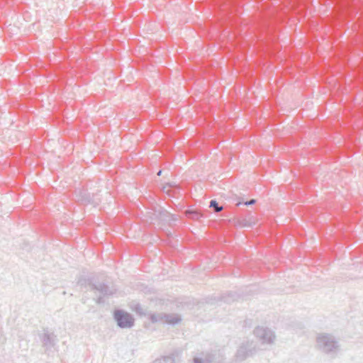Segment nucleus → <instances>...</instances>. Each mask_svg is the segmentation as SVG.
Returning a JSON list of instances; mask_svg holds the SVG:
<instances>
[{
    "label": "nucleus",
    "instance_id": "7ed1b4c3",
    "mask_svg": "<svg viewBox=\"0 0 363 363\" xmlns=\"http://www.w3.org/2000/svg\"><path fill=\"white\" fill-rule=\"evenodd\" d=\"M257 352L256 347L252 341L242 342L237 350L235 355L236 362H241L247 357L253 356Z\"/></svg>",
    "mask_w": 363,
    "mask_h": 363
},
{
    "label": "nucleus",
    "instance_id": "0eeeda50",
    "mask_svg": "<svg viewBox=\"0 0 363 363\" xmlns=\"http://www.w3.org/2000/svg\"><path fill=\"white\" fill-rule=\"evenodd\" d=\"M96 280V277L94 276H88L84 277L82 276L80 277L77 280V284L84 288L89 287V289L91 291L93 284H94V281Z\"/></svg>",
    "mask_w": 363,
    "mask_h": 363
},
{
    "label": "nucleus",
    "instance_id": "1a4fd4ad",
    "mask_svg": "<svg viewBox=\"0 0 363 363\" xmlns=\"http://www.w3.org/2000/svg\"><path fill=\"white\" fill-rule=\"evenodd\" d=\"M199 356L205 363H213L216 360L217 352L215 350L202 352Z\"/></svg>",
    "mask_w": 363,
    "mask_h": 363
},
{
    "label": "nucleus",
    "instance_id": "dca6fc26",
    "mask_svg": "<svg viewBox=\"0 0 363 363\" xmlns=\"http://www.w3.org/2000/svg\"><path fill=\"white\" fill-rule=\"evenodd\" d=\"M160 319H163L162 316L160 318H158V316L155 313L150 314V320L152 323H157Z\"/></svg>",
    "mask_w": 363,
    "mask_h": 363
},
{
    "label": "nucleus",
    "instance_id": "4468645a",
    "mask_svg": "<svg viewBox=\"0 0 363 363\" xmlns=\"http://www.w3.org/2000/svg\"><path fill=\"white\" fill-rule=\"evenodd\" d=\"M256 203V200L254 199H252L249 201H244V202H241V201H238L237 203V206H239L240 205H244V206H251V205H253Z\"/></svg>",
    "mask_w": 363,
    "mask_h": 363
},
{
    "label": "nucleus",
    "instance_id": "6ab92c4d",
    "mask_svg": "<svg viewBox=\"0 0 363 363\" xmlns=\"http://www.w3.org/2000/svg\"><path fill=\"white\" fill-rule=\"evenodd\" d=\"M104 297H105V296H103V295H101H101L97 298V299H96V302L98 304H102V303H104Z\"/></svg>",
    "mask_w": 363,
    "mask_h": 363
},
{
    "label": "nucleus",
    "instance_id": "aec40b11",
    "mask_svg": "<svg viewBox=\"0 0 363 363\" xmlns=\"http://www.w3.org/2000/svg\"><path fill=\"white\" fill-rule=\"evenodd\" d=\"M162 169H160L157 173V176H161L162 175Z\"/></svg>",
    "mask_w": 363,
    "mask_h": 363
},
{
    "label": "nucleus",
    "instance_id": "f3484780",
    "mask_svg": "<svg viewBox=\"0 0 363 363\" xmlns=\"http://www.w3.org/2000/svg\"><path fill=\"white\" fill-rule=\"evenodd\" d=\"M135 311L139 315L143 314V310L140 304L138 303V304L135 305Z\"/></svg>",
    "mask_w": 363,
    "mask_h": 363
},
{
    "label": "nucleus",
    "instance_id": "f03ea898",
    "mask_svg": "<svg viewBox=\"0 0 363 363\" xmlns=\"http://www.w3.org/2000/svg\"><path fill=\"white\" fill-rule=\"evenodd\" d=\"M113 319L117 325L122 329H130L135 325V318L130 313L122 310L116 309L113 312Z\"/></svg>",
    "mask_w": 363,
    "mask_h": 363
},
{
    "label": "nucleus",
    "instance_id": "9d476101",
    "mask_svg": "<svg viewBox=\"0 0 363 363\" xmlns=\"http://www.w3.org/2000/svg\"><path fill=\"white\" fill-rule=\"evenodd\" d=\"M162 318L167 323L172 325H175L182 320L180 315L177 314H162Z\"/></svg>",
    "mask_w": 363,
    "mask_h": 363
},
{
    "label": "nucleus",
    "instance_id": "a211bd4d",
    "mask_svg": "<svg viewBox=\"0 0 363 363\" xmlns=\"http://www.w3.org/2000/svg\"><path fill=\"white\" fill-rule=\"evenodd\" d=\"M194 363H205L200 356L194 357L193 359Z\"/></svg>",
    "mask_w": 363,
    "mask_h": 363
},
{
    "label": "nucleus",
    "instance_id": "423d86ee",
    "mask_svg": "<svg viewBox=\"0 0 363 363\" xmlns=\"http://www.w3.org/2000/svg\"><path fill=\"white\" fill-rule=\"evenodd\" d=\"M43 342V347L46 350H50L57 343V335L54 333H50L48 329H43V333L40 336Z\"/></svg>",
    "mask_w": 363,
    "mask_h": 363
},
{
    "label": "nucleus",
    "instance_id": "20e7f679",
    "mask_svg": "<svg viewBox=\"0 0 363 363\" xmlns=\"http://www.w3.org/2000/svg\"><path fill=\"white\" fill-rule=\"evenodd\" d=\"M254 335L262 343L271 344L274 342L275 335L268 328L258 326L253 331Z\"/></svg>",
    "mask_w": 363,
    "mask_h": 363
},
{
    "label": "nucleus",
    "instance_id": "2eb2a0df",
    "mask_svg": "<svg viewBox=\"0 0 363 363\" xmlns=\"http://www.w3.org/2000/svg\"><path fill=\"white\" fill-rule=\"evenodd\" d=\"M189 215L194 219H199L201 217L200 213L194 210L189 211Z\"/></svg>",
    "mask_w": 363,
    "mask_h": 363
},
{
    "label": "nucleus",
    "instance_id": "f8f14e48",
    "mask_svg": "<svg viewBox=\"0 0 363 363\" xmlns=\"http://www.w3.org/2000/svg\"><path fill=\"white\" fill-rule=\"evenodd\" d=\"M239 298V295L233 291L228 292L222 296L221 300L226 303H230L237 300Z\"/></svg>",
    "mask_w": 363,
    "mask_h": 363
},
{
    "label": "nucleus",
    "instance_id": "39448f33",
    "mask_svg": "<svg viewBox=\"0 0 363 363\" xmlns=\"http://www.w3.org/2000/svg\"><path fill=\"white\" fill-rule=\"evenodd\" d=\"M91 291H98L103 296H110L116 293V289L111 288L106 282L99 281L96 277Z\"/></svg>",
    "mask_w": 363,
    "mask_h": 363
},
{
    "label": "nucleus",
    "instance_id": "9b49d317",
    "mask_svg": "<svg viewBox=\"0 0 363 363\" xmlns=\"http://www.w3.org/2000/svg\"><path fill=\"white\" fill-rule=\"evenodd\" d=\"M163 191L169 196H174L180 192L181 188L179 187L176 184L168 183L164 186Z\"/></svg>",
    "mask_w": 363,
    "mask_h": 363
},
{
    "label": "nucleus",
    "instance_id": "6e6552de",
    "mask_svg": "<svg viewBox=\"0 0 363 363\" xmlns=\"http://www.w3.org/2000/svg\"><path fill=\"white\" fill-rule=\"evenodd\" d=\"M77 199L84 204H90L93 203V199L87 190L80 189L77 193Z\"/></svg>",
    "mask_w": 363,
    "mask_h": 363
},
{
    "label": "nucleus",
    "instance_id": "f257e3e1",
    "mask_svg": "<svg viewBox=\"0 0 363 363\" xmlns=\"http://www.w3.org/2000/svg\"><path fill=\"white\" fill-rule=\"evenodd\" d=\"M316 342L318 348L326 354L335 357L339 352V342L332 335L320 334L317 337Z\"/></svg>",
    "mask_w": 363,
    "mask_h": 363
},
{
    "label": "nucleus",
    "instance_id": "ddd939ff",
    "mask_svg": "<svg viewBox=\"0 0 363 363\" xmlns=\"http://www.w3.org/2000/svg\"><path fill=\"white\" fill-rule=\"evenodd\" d=\"M209 208H213L215 213H219L223 209V207L220 206L216 199H212L210 201Z\"/></svg>",
    "mask_w": 363,
    "mask_h": 363
}]
</instances>
